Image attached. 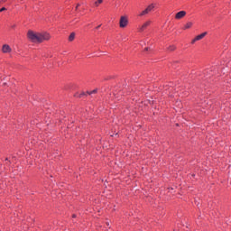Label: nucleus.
Segmentation results:
<instances>
[{
	"mask_svg": "<svg viewBox=\"0 0 231 231\" xmlns=\"http://www.w3.org/2000/svg\"><path fill=\"white\" fill-rule=\"evenodd\" d=\"M207 35V32H203L197 37H195V41H201V39H204V37Z\"/></svg>",
	"mask_w": 231,
	"mask_h": 231,
	"instance_id": "7",
	"label": "nucleus"
},
{
	"mask_svg": "<svg viewBox=\"0 0 231 231\" xmlns=\"http://www.w3.org/2000/svg\"><path fill=\"white\" fill-rule=\"evenodd\" d=\"M79 6V5H77V8Z\"/></svg>",
	"mask_w": 231,
	"mask_h": 231,
	"instance_id": "23",
	"label": "nucleus"
},
{
	"mask_svg": "<svg viewBox=\"0 0 231 231\" xmlns=\"http://www.w3.org/2000/svg\"><path fill=\"white\" fill-rule=\"evenodd\" d=\"M3 53H10L12 51V48L9 47V45L5 44L2 48Z\"/></svg>",
	"mask_w": 231,
	"mask_h": 231,
	"instance_id": "5",
	"label": "nucleus"
},
{
	"mask_svg": "<svg viewBox=\"0 0 231 231\" xmlns=\"http://www.w3.org/2000/svg\"><path fill=\"white\" fill-rule=\"evenodd\" d=\"M72 217H77V216H76V215H73Z\"/></svg>",
	"mask_w": 231,
	"mask_h": 231,
	"instance_id": "18",
	"label": "nucleus"
},
{
	"mask_svg": "<svg viewBox=\"0 0 231 231\" xmlns=\"http://www.w3.org/2000/svg\"><path fill=\"white\" fill-rule=\"evenodd\" d=\"M5 10H6V8L3 7V8L0 9V12H5Z\"/></svg>",
	"mask_w": 231,
	"mask_h": 231,
	"instance_id": "14",
	"label": "nucleus"
},
{
	"mask_svg": "<svg viewBox=\"0 0 231 231\" xmlns=\"http://www.w3.org/2000/svg\"><path fill=\"white\" fill-rule=\"evenodd\" d=\"M154 10V5L151 4L150 5L147 6L146 9H144L140 14V17H143V15H147L150 12H152Z\"/></svg>",
	"mask_w": 231,
	"mask_h": 231,
	"instance_id": "2",
	"label": "nucleus"
},
{
	"mask_svg": "<svg viewBox=\"0 0 231 231\" xmlns=\"http://www.w3.org/2000/svg\"><path fill=\"white\" fill-rule=\"evenodd\" d=\"M127 23H128L127 17L121 16L120 22H119L120 28H125V26H127Z\"/></svg>",
	"mask_w": 231,
	"mask_h": 231,
	"instance_id": "3",
	"label": "nucleus"
},
{
	"mask_svg": "<svg viewBox=\"0 0 231 231\" xmlns=\"http://www.w3.org/2000/svg\"><path fill=\"white\" fill-rule=\"evenodd\" d=\"M198 42V40H196V38H195V39H193V40L191 41V44H194V42Z\"/></svg>",
	"mask_w": 231,
	"mask_h": 231,
	"instance_id": "13",
	"label": "nucleus"
},
{
	"mask_svg": "<svg viewBox=\"0 0 231 231\" xmlns=\"http://www.w3.org/2000/svg\"><path fill=\"white\" fill-rule=\"evenodd\" d=\"M144 50H145V51H149V48H145Z\"/></svg>",
	"mask_w": 231,
	"mask_h": 231,
	"instance_id": "16",
	"label": "nucleus"
},
{
	"mask_svg": "<svg viewBox=\"0 0 231 231\" xmlns=\"http://www.w3.org/2000/svg\"><path fill=\"white\" fill-rule=\"evenodd\" d=\"M69 41L70 42L75 41V32L70 33V35L69 36Z\"/></svg>",
	"mask_w": 231,
	"mask_h": 231,
	"instance_id": "9",
	"label": "nucleus"
},
{
	"mask_svg": "<svg viewBox=\"0 0 231 231\" xmlns=\"http://www.w3.org/2000/svg\"><path fill=\"white\" fill-rule=\"evenodd\" d=\"M5 162H8V158L5 159Z\"/></svg>",
	"mask_w": 231,
	"mask_h": 231,
	"instance_id": "21",
	"label": "nucleus"
},
{
	"mask_svg": "<svg viewBox=\"0 0 231 231\" xmlns=\"http://www.w3.org/2000/svg\"><path fill=\"white\" fill-rule=\"evenodd\" d=\"M185 15H187V12L185 11H180L175 14V19L180 20V19H183V17H185Z\"/></svg>",
	"mask_w": 231,
	"mask_h": 231,
	"instance_id": "4",
	"label": "nucleus"
},
{
	"mask_svg": "<svg viewBox=\"0 0 231 231\" xmlns=\"http://www.w3.org/2000/svg\"><path fill=\"white\" fill-rule=\"evenodd\" d=\"M101 25H98L97 27H96L97 30H98V28H100Z\"/></svg>",
	"mask_w": 231,
	"mask_h": 231,
	"instance_id": "17",
	"label": "nucleus"
},
{
	"mask_svg": "<svg viewBox=\"0 0 231 231\" xmlns=\"http://www.w3.org/2000/svg\"><path fill=\"white\" fill-rule=\"evenodd\" d=\"M27 37L32 42H43V41H50V33H35L33 31H29L27 32Z\"/></svg>",
	"mask_w": 231,
	"mask_h": 231,
	"instance_id": "1",
	"label": "nucleus"
},
{
	"mask_svg": "<svg viewBox=\"0 0 231 231\" xmlns=\"http://www.w3.org/2000/svg\"><path fill=\"white\" fill-rule=\"evenodd\" d=\"M189 28H192V22H188V23L184 25V30H189Z\"/></svg>",
	"mask_w": 231,
	"mask_h": 231,
	"instance_id": "8",
	"label": "nucleus"
},
{
	"mask_svg": "<svg viewBox=\"0 0 231 231\" xmlns=\"http://www.w3.org/2000/svg\"><path fill=\"white\" fill-rule=\"evenodd\" d=\"M79 6V5H77V8Z\"/></svg>",
	"mask_w": 231,
	"mask_h": 231,
	"instance_id": "22",
	"label": "nucleus"
},
{
	"mask_svg": "<svg viewBox=\"0 0 231 231\" xmlns=\"http://www.w3.org/2000/svg\"><path fill=\"white\" fill-rule=\"evenodd\" d=\"M84 93H81L80 95H79V97H84Z\"/></svg>",
	"mask_w": 231,
	"mask_h": 231,
	"instance_id": "15",
	"label": "nucleus"
},
{
	"mask_svg": "<svg viewBox=\"0 0 231 231\" xmlns=\"http://www.w3.org/2000/svg\"><path fill=\"white\" fill-rule=\"evenodd\" d=\"M174 50H176V46H174V45H170L168 47V51H174Z\"/></svg>",
	"mask_w": 231,
	"mask_h": 231,
	"instance_id": "10",
	"label": "nucleus"
},
{
	"mask_svg": "<svg viewBox=\"0 0 231 231\" xmlns=\"http://www.w3.org/2000/svg\"><path fill=\"white\" fill-rule=\"evenodd\" d=\"M148 26H151V21L145 22L139 29V32H143Z\"/></svg>",
	"mask_w": 231,
	"mask_h": 231,
	"instance_id": "6",
	"label": "nucleus"
},
{
	"mask_svg": "<svg viewBox=\"0 0 231 231\" xmlns=\"http://www.w3.org/2000/svg\"><path fill=\"white\" fill-rule=\"evenodd\" d=\"M87 93H88V95H95V93H97V89H94V90H92L90 92H87Z\"/></svg>",
	"mask_w": 231,
	"mask_h": 231,
	"instance_id": "12",
	"label": "nucleus"
},
{
	"mask_svg": "<svg viewBox=\"0 0 231 231\" xmlns=\"http://www.w3.org/2000/svg\"><path fill=\"white\" fill-rule=\"evenodd\" d=\"M12 28H15V25H13Z\"/></svg>",
	"mask_w": 231,
	"mask_h": 231,
	"instance_id": "20",
	"label": "nucleus"
},
{
	"mask_svg": "<svg viewBox=\"0 0 231 231\" xmlns=\"http://www.w3.org/2000/svg\"><path fill=\"white\" fill-rule=\"evenodd\" d=\"M107 226H109V222H106Z\"/></svg>",
	"mask_w": 231,
	"mask_h": 231,
	"instance_id": "19",
	"label": "nucleus"
},
{
	"mask_svg": "<svg viewBox=\"0 0 231 231\" xmlns=\"http://www.w3.org/2000/svg\"><path fill=\"white\" fill-rule=\"evenodd\" d=\"M102 3H104V0H97L95 5L96 6H98V5H102Z\"/></svg>",
	"mask_w": 231,
	"mask_h": 231,
	"instance_id": "11",
	"label": "nucleus"
}]
</instances>
